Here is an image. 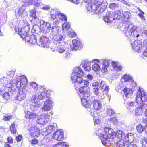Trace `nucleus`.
I'll return each mask as SVG.
<instances>
[{
  "mask_svg": "<svg viewBox=\"0 0 147 147\" xmlns=\"http://www.w3.org/2000/svg\"><path fill=\"white\" fill-rule=\"evenodd\" d=\"M25 7L22 6L19 8L17 11H16V14L19 22L18 26H16L15 30L20 35L21 37L25 40L26 42L34 45L37 44V36L32 35L29 36L28 32L29 30V27L26 21H24V18L28 16V12L25 10Z\"/></svg>",
  "mask_w": 147,
  "mask_h": 147,
  "instance_id": "f257e3e1",
  "label": "nucleus"
},
{
  "mask_svg": "<svg viewBox=\"0 0 147 147\" xmlns=\"http://www.w3.org/2000/svg\"><path fill=\"white\" fill-rule=\"evenodd\" d=\"M96 134L98 136L101 140L102 143L105 146H109L111 145L110 138H114V134L115 135V136L119 139H125V142L129 143L127 144V147L129 144H134L132 143L134 138V135L132 133L125 134L120 130L118 131L115 133L113 132L112 129L106 127L104 129L103 131L101 129H100Z\"/></svg>",
  "mask_w": 147,
  "mask_h": 147,
  "instance_id": "f03ea898",
  "label": "nucleus"
},
{
  "mask_svg": "<svg viewBox=\"0 0 147 147\" xmlns=\"http://www.w3.org/2000/svg\"><path fill=\"white\" fill-rule=\"evenodd\" d=\"M147 100V95L146 93L144 90L139 88L136 94L135 99L136 102L133 101L127 102L126 100H125L124 103L125 104L127 108L129 109H132L134 108L137 104H141L143 102H145Z\"/></svg>",
  "mask_w": 147,
  "mask_h": 147,
  "instance_id": "7ed1b4c3",
  "label": "nucleus"
},
{
  "mask_svg": "<svg viewBox=\"0 0 147 147\" xmlns=\"http://www.w3.org/2000/svg\"><path fill=\"white\" fill-rule=\"evenodd\" d=\"M84 74L82 70L79 67H75L71 75V79L73 83H77L82 85H88L89 82L87 80H84L81 77L84 76Z\"/></svg>",
  "mask_w": 147,
  "mask_h": 147,
  "instance_id": "20e7f679",
  "label": "nucleus"
},
{
  "mask_svg": "<svg viewBox=\"0 0 147 147\" xmlns=\"http://www.w3.org/2000/svg\"><path fill=\"white\" fill-rule=\"evenodd\" d=\"M108 3L106 1L97 0L95 2L94 4L92 5L89 4L88 6L90 7L91 10L88 9V11L91 10L94 14L98 15L103 12L106 9Z\"/></svg>",
  "mask_w": 147,
  "mask_h": 147,
  "instance_id": "39448f33",
  "label": "nucleus"
},
{
  "mask_svg": "<svg viewBox=\"0 0 147 147\" xmlns=\"http://www.w3.org/2000/svg\"><path fill=\"white\" fill-rule=\"evenodd\" d=\"M137 27L133 26L132 24H126L125 26L124 32L125 36L129 37V39L134 38L135 40L139 36L138 32L136 30Z\"/></svg>",
  "mask_w": 147,
  "mask_h": 147,
  "instance_id": "423d86ee",
  "label": "nucleus"
},
{
  "mask_svg": "<svg viewBox=\"0 0 147 147\" xmlns=\"http://www.w3.org/2000/svg\"><path fill=\"white\" fill-rule=\"evenodd\" d=\"M49 96V93H47V91H44L41 93L38 92V90L35 92V95H33L31 98V101L32 103L33 106L38 107L39 106L40 103L38 99L41 100L47 98Z\"/></svg>",
  "mask_w": 147,
  "mask_h": 147,
  "instance_id": "0eeeda50",
  "label": "nucleus"
},
{
  "mask_svg": "<svg viewBox=\"0 0 147 147\" xmlns=\"http://www.w3.org/2000/svg\"><path fill=\"white\" fill-rule=\"evenodd\" d=\"M27 82L26 77L24 75L16 76L15 78L12 80V82L18 88L21 87L23 85H26Z\"/></svg>",
  "mask_w": 147,
  "mask_h": 147,
  "instance_id": "6e6552de",
  "label": "nucleus"
},
{
  "mask_svg": "<svg viewBox=\"0 0 147 147\" xmlns=\"http://www.w3.org/2000/svg\"><path fill=\"white\" fill-rule=\"evenodd\" d=\"M89 85H86V86H82L80 87L79 89V96L80 98H88L90 94V89L88 86Z\"/></svg>",
  "mask_w": 147,
  "mask_h": 147,
  "instance_id": "1a4fd4ad",
  "label": "nucleus"
},
{
  "mask_svg": "<svg viewBox=\"0 0 147 147\" xmlns=\"http://www.w3.org/2000/svg\"><path fill=\"white\" fill-rule=\"evenodd\" d=\"M61 28L56 26V44L63 43L64 38L61 34Z\"/></svg>",
  "mask_w": 147,
  "mask_h": 147,
  "instance_id": "9d476101",
  "label": "nucleus"
},
{
  "mask_svg": "<svg viewBox=\"0 0 147 147\" xmlns=\"http://www.w3.org/2000/svg\"><path fill=\"white\" fill-rule=\"evenodd\" d=\"M98 62L100 63H103L102 67V71L103 72H106L107 71V68L108 67L111 61L108 59H94L92 61V62Z\"/></svg>",
  "mask_w": 147,
  "mask_h": 147,
  "instance_id": "9b49d317",
  "label": "nucleus"
},
{
  "mask_svg": "<svg viewBox=\"0 0 147 147\" xmlns=\"http://www.w3.org/2000/svg\"><path fill=\"white\" fill-rule=\"evenodd\" d=\"M28 87L23 86V87L20 90L18 94L17 95V100L19 101L24 100L26 97V93L28 91Z\"/></svg>",
  "mask_w": 147,
  "mask_h": 147,
  "instance_id": "f8f14e48",
  "label": "nucleus"
},
{
  "mask_svg": "<svg viewBox=\"0 0 147 147\" xmlns=\"http://www.w3.org/2000/svg\"><path fill=\"white\" fill-rule=\"evenodd\" d=\"M40 31L43 33H47L49 32L51 26L48 22H45L43 20L40 21Z\"/></svg>",
  "mask_w": 147,
  "mask_h": 147,
  "instance_id": "ddd939ff",
  "label": "nucleus"
},
{
  "mask_svg": "<svg viewBox=\"0 0 147 147\" xmlns=\"http://www.w3.org/2000/svg\"><path fill=\"white\" fill-rule=\"evenodd\" d=\"M72 45H70V49L74 51L80 49L82 47L81 42L79 39H74L72 41Z\"/></svg>",
  "mask_w": 147,
  "mask_h": 147,
  "instance_id": "4468645a",
  "label": "nucleus"
},
{
  "mask_svg": "<svg viewBox=\"0 0 147 147\" xmlns=\"http://www.w3.org/2000/svg\"><path fill=\"white\" fill-rule=\"evenodd\" d=\"M50 43V41L48 38L42 36L40 37L38 43L37 44L42 47L48 48L49 46Z\"/></svg>",
  "mask_w": 147,
  "mask_h": 147,
  "instance_id": "2eb2a0df",
  "label": "nucleus"
},
{
  "mask_svg": "<svg viewBox=\"0 0 147 147\" xmlns=\"http://www.w3.org/2000/svg\"><path fill=\"white\" fill-rule=\"evenodd\" d=\"M147 104V100L145 102H143L141 104L138 105H139L136 108L135 110V114L136 115H141L143 111L145 110L146 107L145 105Z\"/></svg>",
  "mask_w": 147,
  "mask_h": 147,
  "instance_id": "dca6fc26",
  "label": "nucleus"
},
{
  "mask_svg": "<svg viewBox=\"0 0 147 147\" xmlns=\"http://www.w3.org/2000/svg\"><path fill=\"white\" fill-rule=\"evenodd\" d=\"M50 115L48 113L43 114L40 115L37 119V122L39 124L44 125L50 118Z\"/></svg>",
  "mask_w": 147,
  "mask_h": 147,
  "instance_id": "f3484780",
  "label": "nucleus"
},
{
  "mask_svg": "<svg viewBox=\"0 0 147 147\" xmlns=\"http://www.w3.org/2000/svg\"><path fill=\"white\" fill-rule=\"evenodd\" d=\"M67 20V17L63 14L61 13L60 11H58V9L56 12V24H58L60 22V21H66Z\"/></svg>",
  "mask_w": 147,
  "mask_h": 147,
  "instance_id": "a211bd4d",
  "label": "nucleus"
},
{
  "mask_svg": "<svg viewBox=\"0 0 147 147\" xmlns=\"http://www.w3.org/2000/svg\"><path fill=\"white\" fill-rule=\"evenodd\" d=\"M131 42L132 48L134 51H137L140 49L141 46L140 41L137 40V39L135 40L134 38L131 39Z\"/></svg>",
  "mask_w": 147,
  "mask_h": 147,
  "instance_id": "6ab92c4d",
  "label": "nucleus"
},
{
  "mask_svg": "<svg viewBox=\"0 0 147 147\" xmlns=\"http://www.w3.org/2000/svg\"><path fill=\"white\" fill-rule=\"evenodd\" d=\"M29 131L30 135L35 138L38 137L40 134L39 129L35 126L31 127Z\"/></svg>",
  "mask_w": 147,
  "mask_h": 147,
  "instance_id": "aec40b11",
  "label": "nucleus"
},
{
  "mask_svg": "<svg viewBox=\"0 0 147 147\" xmlns=\"http://www.w3.org/2000/svg\"><path fill=\"white\" fill-rule=\"evenodd\" d=\"M48 98V99L45 101L44 103V105L42 107L43 111H49L52 107V100L50 99H49V96L47 98Z\"/></svg>",
  "mask_w": 147,
  "mask_h": 147,
  "instance_id": "412c9836",
  "label": "nucleus"
},
{
  "mask_svg": "<svg viewBox=\"0 0 147 147\" xmlns=\"http://www.w3.org/2000/svg\"><path fill=\"white\" fill-rule=\"evenodd\" d=\"M91 61L88 60L83 61L80 66L83 67L85 71H89L91 70Z\"/></svg>",
  "mask_w": 147,
  "mask_h": 147,
  "instance_id": "4be33fe9",
  "label": "nucleus"
},
{
  "mask_svg": "<svg viewBox=\"0 0 147 147\" xmlns=\"http://www.w3.org/2000/svg\"><path fill=\"white\" fill-rule=\"evenodd\" d=\"M64 138V132L62 129H58L56 131V140H63Z\"/></svg>",
  "mask_w": 147,
  "mask_h": 147,
  "instance_id": "5701e85b",
  "label": "nucleus"
},
{
  "mask_svg": "<svg viewBox=\"0 0 147 147\" xmlns=\"http://www.w3.org/2000/svg\"><path fill=\"white\" fill-rule=\"evenodd\" d=\"M22 1L24 4L23 6L24 7L30 6L33 5L36 6L38 2V0H22Z\"/></svg>",
  "mask_w": 147,
  "mask_h": 147,
  "instance_id": "b1692460",
  "label": "nucleus"
},
{
  "mask_svg": "<svg viewBox=\"0 0 147 147\" xmlns=\"http://www.w3.org/2000/svg\"><path fill=\"white\" fill-rule=\"evenodd\" d=\"M123 92L124 93L123 98L125 100V97L126 98H130L133 94V91L131 89L127 88L126 87H125L123 90Z\"/></svg>",
  "mask_w": 147,
  "mask_h": 147,
  "instance_id": "393cba45",
  "label": "nucleus"
},
{
  "mask_svg": "<svg viewBox=\"0 0 147 147\" xmlns=\"http://www.w3.org/2000/svg\"><path fill=\"white\" fill-rule=\"evenodd\" d=\"M114 19L112 14L109 11L107 13L106 15L103 18L104 21L107 23H111Z\"/></svg>",
  "mask_w": 147,
  "mask_h": 147,
  "instance_id": "a878e982",
  "label": "nucleus"
},
{
  "mask_svg": "<svg viewBox=\"0 0 147 147\" xmlns=\"http://www.w3.org/2000/svg\"><path fill=\"white\" fill-rule=\"evenodd\" d=\"M88 98H81V102L83 106L86 108H89L91 105V102L87 100Z\"/></svg>",
  "mask_w": 147,
  "mask_h": 147,
  "instance_id": "bb28decb",
  "label": "nucleus"
},
{
  "mask_svg": "<svg viewBox=\"0 0 147 147\" xmlns=\"http://www.w3.org/2000/svg\"><path fill=\"white\" fill-rule=\"evenodd\" d=\"M130 15L131 13L129 12H125L124 13L121 19L123 23L124 24L128 21Z\"/></svg>",
  "mask_w": 147,
  "mask_h": 147,
  "instance_id": "cd10ccee",
  "label": "nucleus"
},
{
  "mask_svg": "<svg viewBox=\"0 0 147 147\" xmlns=\"http://www.w3.org/2000/svg\"><path fill=\"white\" fill-rule=\"evenodd\" d=\"M100 88V89L102 90V91H108L109 90V86L106 84V83L102 80L101 81Z\"/></svg>",
  "mask_w": 147,
  "mask_h": 147,
  "instance_id": "c85d7f7f",
  "label": "nucleus"
},
{
  "mask_svg": "<svg viewBox=\"0 0 147 147\" xmlns=\"http://www.w3.org/2000/svg\"><path fill=\"white\" fill-rule=\"evenodd\" d=\"M36 6L40 7V8L42 9L45 10H49L51 8L49 5H44L42 4L41 2H40L39 1H38V2L37 3Z\"/></svg>",
  "mask_w": 147,
  "mask_h": 147,
  "instance_id": "c756f323",
  "label": "nucleus"
},
{
  "mask_svg": "<svg viewBox=\"0 0 147 147\" xmlns=\"http://www.w3.org/2000/svg\"><path fill=\"white\" fill-rule=\"evenodd\" d=\"M123 11L122 10H116L113 13V15L114 16V19H119L122 16Z\"/></svg>",
  "mask_w": 147,
  "mask_h": 147,
  "instance_id": "7c9ffc66",
  "label": "nucleus"
},
{
  "mask_svg": "<svg viewBox=\"0 0 147 147\" xmlns=\"http://www.w3.org/2000/svg\"><path fill=\"white\" fill-rule=\"evenodd\" d=\"M121 80L122 82L129 81L132 82L133 81L132 77L127 74L124 75L121 79Z\"/></svg>",
  "mask_w": 147,
  "mask_h": 147,
  "instance_id": "2f4dec72",
  "label": "nucleus"
},
{
  "mask_svg": "<svg viewBox=\"0 0 147 147\" xmlns=\"http://www.w3.org/2000/svg\"><path fill=\"white\" fill-rule=\"evenodd\" d=\"M37 116L36 114L33 113H31L29 111H27L26 112V117L27 119H34Z\"/></svg>",
  "mask_w": 147,
  "mask_h": 147,
  "instance_id": "473e14b6",
  "label": "nucleus"
},
{
  "mask_svg": "<svg viewBox=\"0 0 147 147\" xmlns=\"http://www.w3.org/2000/svg\"><path fill=\"white\" fill-rule=\"evenodd\" d=\"M94 108L96 110H99L101 107V102L98 100L94 101L93 103Z\"/></svg>",
  "mask_w": 147,
  "mask_h": 147,
  "instance_id": "72a5a7b5",
  "label": "nucleus"
},
{
  "mask_svg": "<svg viewBox=\"0 0 147 147\" xmlns=\"http://www.w3.org/2000/svg\"><path fill=\"white\" fill-rule=\"evenodd\" d=\"M38 90V92H40L41 93L42 92H44V91H47V94H49V96H50L51 93V91L50 90H46V88L44 86H40L38 87V89L36 91H37Z\"/></svg>",
  "mask_w": 147,
  "mask_h": 147,
  "instance_id": "f704fd0d",
  "label": "nucleus"
},
{
  "mask_svg": "<svg viewBox=\"0 0 147 147\" xmlns=\"http://www.w3.org/2000/svg\"><path fill=\"white\" fill-rule=\"evenodd\" d=\"M57 49V50L59 53H62L65 51V47L64 46L61 45V44H58L56 46Z\"/></svg>",
  "mask_w": 147,
  "mask_h": 147,
  "instance_id": "c9c22d12",
  "label": "nucleus"
},
{
  "mask_svg": "<svg viewBox=\"0 0 147 147\" xmlns=\"http://www.w3.org/2000/svg\"><path fill=\"white\" fill-rule=\"evenodd\" d=\"M121 140L117 143V146L119 147H127V144L125 146L126 144L127 143L125 142V139H120Z\"/></svg>",
  "mask_w": 147,
  "mask_h": 147,
  "instance_id": "e433bc0d",
  "label": "nucleus"
},
{
  "mask_svg": "<svg viewBox=\"0 0 147 147\" xmlns=\"http://www.w3.org/2000/svg\"><path fill=\"white\" fill-rule=\"evenodd\" d=\"M112 64L115 71H118L122 70V67L120 65L115 63L114 62H112Z\"/></svg>",
  "mask_w": 147,
  "mask_h": 147,
  "instance_id": "4c0bfd02",
  "label": "nucleus"
},
{
  "mask_svg": "<svg viewBox=\"0 0 147 147\" xmlns=\"http://www.w3.org/2000/svg\"><path fill=\"white\" fill-rule=\"evenodd\" d=\"M50 13V21L53 22L55 19V11L54 9H51Z\"/></svg>",
  "mask_w": 147,
  "mask_h": 147,
  "instance_id": "58836bf2",
  "label": "nucleus"
},
{
  "mask_svg": "<svg viewBox=\"0 0 147 147\" xmlns=\"http://www.w3.org/2000/svg\"><path fill=\"white\" fill-rule=\"evenodd\" d=\"M110 122L114 125L117 126L118 125V120L116 117L111 118L109 119Z\"/></svg>",
  "mask_w": 147,
  "mask_h": 147,
  "instance_id": "ea45409f",
  "label": "nucleus"
},
{
  "mask_svg": "<svg viewBox=\"0 0 147 147\" xmlns=\"http://www.w3.org/2000/svg\"><path fill=\"white\" fill-rule=\"evenodd\" d=\"M63 31L69 30L70 28V25L69 23L66 22L62 24Z\"/></svg>",
  "mask_w": 147,
  "mask_h": 147,
  "instance_id": "a19ab883",
  "label": "nucleus"
},
{
  "mask_svg": "<svg viewBox=\"0 0 147 147\" xmlns=\"http://www.w3.org/2000/svg\"><path fill=\"white\" fill-rule=\"evenodd\" d=\"M93 69L96 72L100 71V67L99 64L97 63H94L92 65Z\"/></svg>",
  "mask_w": 147,
  "mask_h": 147,
  "instance_id": "79ce46f5",
  "label": "nucleus"
},
{
  "mask_svg": "<svg viewBox=\"0 0 147 147\" xmlns=\"http://www.w3.org/2000/svg\"><path fill=\"white\" fill-rule=\"evenodd\" d=\"M30 87L34 91H35L36 90L37 91L38 90V85L34 82L31 83Z\"/></svg>",
  "mask_w": 147,
  "mask_h": 147,
  "instance_id": "37998d69",
  "label": "nucleus"
},
{
  "mask_svg": "<svg viewBox=\"0 0 147 147\" xmlns=\"http://www.w3.org/2000/svg\"><path fill=\"white\" fill-rule=\"evenodd\" d=\"M106 112L107 114L109 116L113 115L115 113L114 111L110 107L109 108H107Z\"/></svg>",
  "mask_w": 147,
  "mask_h": 147,
  "instance_id": "c03bdc74",
  "label": "nucleus"
},
{
  "mask_svg": "<svg viewBox=\"0 0 147 147\" xmlns=\"http://www.w3.org/2000/svg\"><path fill=\"white\" fill-rule=\"evenodd\" d=\"M55 28V26H52L51 28V30L52 31L51 32L50 36V38L52 39V40H53L54 41H55V32L54 30Z\"/></svg>",
  "mask_w": 147,
  "mask_h": 147,
  "instance_id": "a18cd8bd",
  "label": "nucleus"
},
{
  "mask_svg": "<svg viewBox=\"0 0 147 147\" xmlns=\"http://www.w3.org/2000/svg\"><path fill=\"white\" fill-rule=\"evenodd\" d=\"M102 80H99L98 81L96 82H95L93 83L92 86L93 87H94V88H100L101 81Z\"/></svg>",
  "mask_w": 147,
  "mask_h": 147,
  "instance_id": "49530a36",
  "label": "nucleus"
},
{
  "mask_svg": "<svg viewBox=\"0 0 147 147\" xmlns=\"http://www.w3.org/2000/svg\"><path fill=\"white\" fill-rule=\"evenodd\" d=\"M145 127H144L141 124H139L136 126V129L137 131L139 133L142 132L144 130H145L144 129Z\"/></svg>",
  "mask_w": 147,
  "mask_h": 147,
  "instance_id": "de8ad7c7",
  "label": "nucleus"
},
{
  "mask_svg": "<svg viewBox=\"0 0 147 147\" xmlns=\"http://www.w3.org/2000/svg\"><path fill=\"white\" fill-rule=\"evenodd\" d=\"M32 30H33L35 33L38 34L39 31H40V27H39L37 25L35 24L33 26Z\"/></svg>",
  "mask_w": 147,
  "mask_h": 147,
  "instance_id": "09e8293b",
  "label": "nucleus"
},
{
  "mask_svg": "<svg viewBox=\"0 0 147 147\" xmlns=\"http://www.w3.org/2000/svg\"><path fill=\"white\" fill-rule=\"evenodd\" d=\"M10 131L13 134L16 133V130L15 127V125L13 123L10 127Z\"/></svg>",
  "mask_w": 147,
  "mask_h": 147,
  "instance_id": "8fccbe9b",
  "label": "nucleus"
},
{
  "mask_svg": "<svg viewBox=\"0 0 147 147\" xmlns=\"http://www.w3.org/2000/svg\"><path fill=\"white\" fill-rule=\"evenodd\" d=\"M11 84L9 83H5V84L4 85V89L5 91L8 90V91H11V89L10 88L11 87Z\"/></svg>",
  "mask_w": 147,
  "mask_h": 147,
  "instance_id": "3c124183",
  "label": "nucleus"
},
{
  "mask_svg": "<svg viewBox=\"0 0 147 147\" xmlns=\"http://www.w3.org/2000/svg\"><path fill=\"white\" fill-rule=\"evenodd\" d=\"M143 45L144 47H146V49L143 53L144 55L146 57H147V40H145L143 41Z\"/></svg>",
  "mask_w": 147,
  "mask_h": 147,
  "instance_id": "603ef678",
  "label": "nucleus"
},
{
  "mask_svg": "<svg viewBox=\"0 0 147 147\" xmlns=\"http://www.w3.org/2000/svg\"><path fill=\"white\" fill-rule=\"evenodd\" d=\"M100 88H94L93 89V92L96 95L99 96L100 95Z\"/></svg>",
  "mask_w": 147,
  "mask_h": 147,
  "instance_id": "864d4df0",
  "label": "nucleus"
},
{
  "mask_svg": "<svg viewBox=\"0 0 147 147\" xmlns=\"http://www.w3.org/2000/svg\"><path fill=\"white\" fill-rule=\"evenodd\" d=\"M2 96L3 98L6 100H8L10 98L9 94L7 92H5Z\"/></svg>",
  "mask_w": 147,
  "mask_h": 147,
  "instance_id": "5fc2aeb1",
  "label": "nucleus"
},
{
  "mask_svg": "<svg viewBox=\"0 0 147 147\" xmlns=\"http://www.w3.org/2000/svg\"><path fill=\"white\" fill-rule=\"evenodd\" d=\"M119 7V4L118 3H111L109 5V7L112 9L117 8Z\"/></svg>",
  "mask_w": 147,
  "mask_h": 147,
  "instance_id": "6e6d98bb",
  "label": "nucleus"
},
{
  "mask_svg": "<svg viewBox=\"0 0 147 147\" xmlns=\"http://www.w3.org/2000/svg\"><path fill=\"white\" fill-rule=\"evenodd\" d=\"M142 122L143 124H144L145 131L147 134V118H143L142 119Z\"/></svg>",
  "mask_w": 147,
  "mask_h": 147,
  "instance_id": "4d7b16f0",
  "label": "nucleus"
},
{
  "mask_svg": "<svg viewBox=\"0 0 147 147\" xmlns=\"http://www.w3.org/2000/svg\"><path fill=\"white\" fill-rule=\"evenodd\" d=\"M36 11L35 9H33L31 11L30 13V16L34 18L36 16Z\"/></svg>",
  "mask_w": 147,
  "mask_h": 147,
  "instance_id": "13d9d810",
  "label": "nucleus"
},
{
  "mask_svg": "<svg viewBox=\"0 0 147 147\" xmlns=\"http://www.w3.org/2000/svg\"><path fill=\"white\" fill-rule=\"evenodd\" d=\"M142 144L143 147H147V138H144L142 139Z\"/></svg>",
  "mask_w": 147,
  "mask_h": 147,
  "instance_id": "bf43d9fd",
  "label": "nucleus"
},
{
  "mask_svg": "<svg viewBox=\"0 0 147 147\" xmlns=\"http://www.w3.org/2000/svg\"><path fill=\"white\" fill-rule=\"evenodd\" d=\"M12 118V117L11 116L7 115H6L3 117V119L5 121H7L9 120V119H11Z\"/></svg>",
  "mask_w": 147,
  "mask_h": 147,
  "instance_id": "052dcab7",
  "label": "nucleus"
},
{
  "mask_svg": "<svg viewBox=\"0 0 147 147\" xmlns=\"http://www.w3.org/2000/svg\"><path fill=\"white\" fill-rule=\"evenodd\" d=\"M53 127L52 125H49L47 129V132L48 133H50L52 132L53 130Z\"/></svg>",
  "mask_w": 147,
  "mask_h": 147,
  "instance_id": "680f3d73",
  "label": "nucleus"
},
{
  "mask_svg": "<svg viewBox=\"0 0 147 147\" xmlns=\"http://www.w3.org/2000/svg\"><path fill=\"white\" fill-rule=\"evenodd\" d=\"M94 123L95 125L99 124L100 122V120L97 117H95L94 118Z\"/></svg>",
  "mask_w": 147,
  "mask_h": 147,
  "instance_id": "e2e57ef3",
  "label": "nucleus"
},
{
  "mask_svg": "<svg viewBox=\"0 0 147 147\" xmlns=\"http://www.w3.org/2000/svg\"><path fill=\"white\" fill-rule=\"evenodd\" d=\"M33 19L34 21L35 24L37 25V24H38L39 23H40V21L41 20H40L37 17V16L33 18Z\"/></svg>",
  "mask_w": 147,
  "mask_h": 147,
  "instance_id": "0e129e2a",
  "label": "nucleus"
},
{
  "mask_svg": "<svg viewBox=\"0 0 147 147\" xmlns=\"http://www.w3.org/2000/svg\"><path fill=\"white\" fill-rule=\"evenodd\" d=\"M88 97H89L90 98L88 101L89 102H91V104L92 102H94V101H96L95 100V98L94 97L92 96H90V95H89V96Z\"/></svg>",
  "mask_w": 147,
  "mask_h": 147,
  "instance_id": "69168bd1",
  "label": "nucleus"
},
{
  "mask_svg": "<svg viewBox=\"0 0 147 147\" xmlns=\"http://www.w3.org/2000/svg\"><path fill=\"white\" fill-rule=\"evenodd\" d=\"M142 36H146L147 37V30L145 29L141 30Z\"/></svg>",
  "mask_w": 147,
  "mask_h": 147,
  "instance_id": "338daca9",
  "label": "nucleus"
},
{
  "mask_svg": "<svg viewBox=\"0 0 147 147\" xmlns=\"http://www.w3.org/2000/svg\"><path fill=\"white\" fill-rule=\"evenodd\" d=\"M62 142H60L56 143V147H62Z\"/></svg>",
  "mask_w": 147,
  "mask_h": 147,
  "instance_id": "774afa93",
  "label": "nucleus"
}]
</instances>
